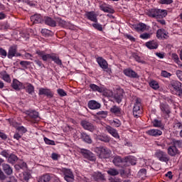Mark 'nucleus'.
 <instances>
[{"mask_svg":"<svg viewBox=\"0 0 182 182\" xmlns=\"http://www.w3.org/2000/svg\"><path fill=\"white\" fill-rule=\"evenodd\" d=\"M36 55H38L40 58H41L43 62H48L49 59L53 60L55 65L58 66H62V60L59 58V55L55 53H51L49 54H46L45 50H36Z\"/></svg>","mask_w":182,"mask_h":182,"instance_id":"obj_1","label":"nucleus"},{"mask_svg":"<svg viewBox=\"0 0 182 182\" xmlns=\"http://www.w3.org/2000/svg\"><path fill=\"white\" fill-rule=\"evenodd\" d=\"M167 15V10L160 9H151L148 12V16L155 19H163Z\"/></svg>","mask_w":182,"mask_h":182,"instance_id":"obj_2","label":"nucleus"},{"mask_svg":"<svg viewBox=\"0 0 182 182\" xmlns=\"http://www.w3.org/2000/svg\"><path fill=\"white\" fill-rule=\"evenodd\" d=\"M182 88V83L178 80H172L168 85V89H169L170 92L172 95H176L180 92Z\"/></svg>","mask_w":182,"mask_h":182,"instance_id":"obj_3","label":"nucleus"},{"mask_svg":"<svg viewBox=\"0 0 182 182\" xmlns=\"http://www.w3.org/2000/svg\"><path fill=\"white\" fill-rule=\"evenodd\" d=\"M95 152L99 159H109L110 157V150L106 147L100 146L95 148Z\"/></svg>","mask_w":182,"mask_h":182,"instance_id":"obj_4","label":"nucleus"},{"mask_svg":"<svg viewBox=\"0 0 182 182\" xmlns=\"http://www.w3.org/2000/svg\"><path fill=\"white\" fill-rule=\"evenodd\" d=\"M132 112L133 115L136 119H138V117H140L141 114H143V107H141V101L140 100V98H136L135 100V103L134 104Z\"/></svg>","mask_w":182,"mask_h":182,"instance_id":"obj_5","label":"nucleus"},{"mask_svg":"<svg viewBox=\"0 0 182 182\" xmlns=\"http://www.w3.org/2000/svg\"><path fill=\"white\" fill-rule=\"evenodd\" d=\"M38 182H59V178L52 173H46L38 178Z\"/></svg>","mask_w":182,"mask_h":182,"instance_id":"obj_6","label":"nucleus"},{"mask_svg":"<svg viewBox=\"0 0 182 182\" xmlns=\"http://www.w3.org/2000/svg\"><path fill=\"white\" fill-rule=\"evenodd\" d=\"M161 112V116L164 119H169L171 114V108L168 104L161 103L159 105Z\"/></svg>","mask_w":182,"mask_h":182,"instance_id":"obj_7","label":"nucleus"},{"mask_svg":"<svg viewBox=\"0 0 182 182\" xmlns=\"http://www.w3.org/2000/svg\"><path fill=\"white\" fill-rule=\"evenodd\" d=\"M155 156L159 161H162L163 163H167L170 160V157L167 155V153L161 150L156 151Z\"/></svg>","mask_w":182,"mask_h":182,"instance_id":"obj_8","label":"nucleus"},{"mask_svg":"<svg viewBox=\"0 0 182 182\" xmlns=\"http://www.w3.org/2000/svg\"><path fill=\"white\" fill-rule=\"evenodd\" d=\"M18 56H21V53H18V46L16 45L10 46L7 53V58L12 59V58H18Z\"/></svg>","mask_w":182,"mask_h":182,"instance_id":"obj_9","label":"nucleus"},{"mask_svg":"<svg viewBox=\"0 0 182 182\" xmlns=\"http://www.w3.org/2000/svg\"><path fill=\"white\" fill-rule=\"evenodd\" d=\"M112 162L117 167H120L121 168H126V158L123 159L119 156H117L114 158Z\"/></svg>","mask_w":182,"mask_h":182,"instance_id":"obj_10","label":"nucleus"},{"mask_svg":"<svg viewBox=\"0 0 182 182\" xmlns=\"http://www.w3.org/2000/svg\"><path fill=\"white\" fill-rule=\"evenodd\" d=\"M81 154L83 156L84 159H87V160H89L90 161H96V156H95V154L92 153V151L82 149L80 150Z\"/></svg>","mask_w":182,"mask_h":182,"instance_id":"obj_11","label":"nucleus"},{"mask_svg":"<svg viewBox=\"0 0 182 182\" xmlns=\"http://www.w3.org/2000/svg\"><path fill=\"white\" fill-rule=\"evenodd\" d=\"M55 93L52 90L48 88V87H41L38 90V95L39 96H46L47 97H49V99H52Z\"/></svg>","mask_w":182,"mask_h":182,"instance_id":"obj_12","label":"nucleus"},{"mask_svg":"<svg viewBox=\"0 0 182 182\" xmlns=\"http://www.w3.org/2000/svg\"><path fill=\"white\" fill-rule=\"evenodd\" d=\"M63 173L64 174V180H66L68 182H73L75 176L72 170L65 168L63 169Z\"/></svg>","mask_w":182,"mask_h":182,"instance_id":"obj_13","label":"nucleus"},{"mask_svg":"<svg viewBox=\"0 0 182 182\" xmlns=\"http://www.w3.org/2000/svg\"><path fill=\"white\" fill-rule=\"evenodd\" d=\"M80 125L85 130H88V132H93L94 130H96L95 125L86 119L82 120Z\"/></svg>","mask_w":182,"mask_h":182,"instance_id":"obj_14","label":"nucleus"},{"mask_svg":"<svg viewBox=\"0 0 182 182\" xmlns=\"http://www.w3.org/2000/svg\"><path fill=\"white\" fill-rule=\"evenodd\" d=\"M27 114L28 117L31 119V123H38V122H39L41 119V117H39V112L35 110L28 111Z\"/></svg>","mask_w":182,"mask_h":182,"instance_id":"obj_15","label":"nucleus"},{"mask_svg":"<svg viewBox=\"0 0 182 182\" xmlns=\"http://www.w3.org/2000/svg\"><path fill=\"white\" fill-rule=\"evenodd\" d=\"M156 38L159 41H164V39H168V31L164 28H159L156 31Z\"/></svg>","mask_w":182,"mask_h":182,"instance_id":"obj_16","label":"nucleus"},{"mask_svg":"<svg viewBox=\"0 0 182 182\" xmlns=\"http://www.w3.org/2000/svg\"><path fill=\"white\" fill-rule=\"evenodd\" d=\"M124 75L127 76L128 77H131L132 79H137L139 77V75L134 70H132V68H127L123 70Z\"/></svg>","mask_w":182,"mask_h":182,"instance_id":"obj_17","label":"nucleus"},{"mask_svg":"<svg viewBox=\"0 0 182 182\" xmlns=\"http://www.w3.org/2000/svg\"><path fill=\"white\" fill-rule=\"evenodd\" d=\"M85 16L88 21H91V22H97V14L93 11H86Z\"/></svg>","mask_w":182,"mask_h":182,"instance_id":"obj_18","label":"nucleus"},{"mask_svg":"<svg viewBox=\"0 0 182 182\" xmlns=\"http://www.w3.org/2000/svg\"><path fill=\"white\" fill-rule=\"evenodd\" d=\"M100 11H102L103 12H105L106 14H114V9L108 7L107 4L105 2H100Z\"/></svg>","mask_w":182,"mask_h":182,"instance_id":"obj_19","label":"nucleus"},{"mask_svg":"<svg viewBox=\"0 0 182 182\" xmlns=\"http://www.w3.org/2000/svg\"><path fill=\"white\" fill-rule=\"evenodd\" d=\"M146 134L148 136H151L152 137H159L163 134V132L157 129H151L146 132Z\"/></svg>","mask_w":182,"mask_h":182,"instance_id":"obj_20","label":"nucleus"},{"mask_svg":"<svg viewBox=\"0 0 182 182\" xmlns=\"http://www.w3.org/2000/svg\"><path fill=\"white\" fill-rule=\"evenodd\" d=\"M30 19L33 23H42V22H43L44 18L42 16V15L36 14L31 16Z\"/></svg>","mask_w":182,"mask_h":182,"instance_id":"obj_21","label":"nucleus"},{"mask_svg":"<svg viewBox=\"0 0 182 182\" xmlns=\"http://www.w3.org/2000/svg\"><path fill=\"white\" fill-rule=\"evenodd\" d=\"M96 62L98 63L99 66L102 69H107L109 67V64L107 63V61L103 58L102 57H97L96 58Z\"/></svg>","mask_w":182,"mask_h":182,"instance_id":"obj_22","label":"nucleus"},{"mask_svg":"<svg viewBox=\"0 0 182 182\" xmlns=\"http://www.w3.org/2000/svg\"><path fill=\"white\" fill-rule=\"evenodd\" d=\"M106 130L109 134H111L112 137L114 139H120V135H119V132H117V129L112 127L111 126H107L106 127Z\"/></svg>","mask_w":182,"mask_h":182,"instance_id":"obj_23","label":"nucleus"},{"mask_svg":"<svg viewBox=\"0 0 182 182\" xmlns=\"http://www.w3.org/2000/svg\"><path fill=\"white\" fill-rule=\"evenodd\" d=\"M145 46L150 50L157 49L159 48V41L157 40H151L145 43Z\"/></svg>","mask_w":182,"mask_h":182,"instance_id":"obj_24","label":"nucleus"},{"mask_svg":"<svg viewBox=\"0 0 182 182\" xmlns=\"http://www.w3.org/2000/svg\"><path fill=\"white\" fill-rule=\"evenodd\" d=\"M87 106L88 109H90V110H97V109H100V107H102L100 103L95 100H90L87 103Z\"/></svg>","mask_w":182,"mask_h":182,"instance_id":"obj_25","label":"nucleus"},{"mask_svg":"<svg viewBox=\"0 0 182 182\" xmlns=\"http://www.w3.org/2000/svg\"><path fill=\"white\" fill-rule=\"evenodd\" d=\"M110 112L114 116H117V117H120L122 116V108L117 105H113L110 109Z\"/></svg>","mask_w":182,"mask_h":182,"instance_id":"obj_26","label":"nucleus"},{"mask_svg":"<svg viewBox=\"0 0 182 182\" xmlns=\"http://www.w3.org/2000/svg\"><path fill=\"white\" fill-rule=\"evenodd\" d=\"M80 139H82V141L87 143V144H92L93 141L92 140V137L90 135L87 134L86 132H82L80 134Z\"/></svg>","mask_w":182,"mask_h":182,"instance_id":"obj_27","label":"nucleus"},{"mask_svg":"<svg viewBox=\"0 0 182 182\" xmlns=\"http://www.w3.org/2000/svg\"><path fill=\"white\" fill-rule=\"evenodd\" d=\"M43 22L46 23V25L51 26V28H55L56 26V21L53 20V18L49 16H45Z\"/></svg>","mask_w":182,"mask_h":182,"instance_id":"obj_28","label":"nucleus"},{"mask_svg":"<svg viewBox=\"0 0 182 182\" xmlns=\"http://www.w3.org/2000/svg\"><path fill=\"white\" fill-rule=\"evenodd\" d=\"M2 170L7 176H11L14 173L12 167L8 164H2Z\"/></svg>","mask_w":182,"mask_h":182,"instance_id":"obj_29","label":"nucleus"},{"mask_svg":"<svg viewBox=\"0 0 182 182\" xmlns=\"http://www.w3.org/2000/svg\"><path fill=\"white\" fill-rule=\"evenodd\" d=\"M168 154L171 156V157H174L176 154H178V149L176 145H172L168 147Z\"/></svg>","mask_w":182,"mask_h":182,"instance_id":"obj_30","label":"nucleus"},{"mask_svg":"<svg viewBox=\"0 0 182 182\" xmlns=\"http://www.w3.org/2000/svg\"><path fill=\"white\" fill-rule=\"evenodd\" d=\"M90 89L92 90V92H98V93H103L105 92V87H100L96 84H90Z\"/></svg>","mask_w":182,"mask_h":182,"instance_id":"obj_31","label":"nucleus"},{"mask_svg":"<svg viewBox=\"0 0 182 182\" xmlns=\"http://www.w3.org/2000/svg\"><path fill=\"white\" fill-rule=\"evenodd\" d=\"M11 87L14 90H21V89H23V84L19 82V80L14 79L11 84Z\"/></svg>","mask_w":182,"mask_h":182,"instance_id":"obj_32","label":"nucleus"},{"mask_svg":"<svg viewBox=\"0 0 182 182\" xmlns=\"http://www.w3.org/2000/svg\"><path fill=\"white\" fill-rule=\"evenodd\" d=\"M114 99L118 105H120V103H122V100H123V91H117L114 95Z\"/></svg>","mask_w":182,"mask_h":182,"instance_id":"obj_33","label":"nucleus"},{"mask_svg":"<svg viewBox=\"0 0 182 182\" xmlns=\"http://www.w3.org/2000/svg\"><path fill=\"white\" fill-rule=\"evenodd\" d=\"M125 161L127 163L126 167H129V166H136V158L132 156H126Z\"/></svg>","mask_w":182,"mask_h":182,"instance_id":"obj_34","label":"nucleus"},{"mask_svg":"<svg viewBox=\"0 0 182 182\" xmlns=\"http://www.w3.org/2000/svg\"><path fill=\"white\" fill-rule=\"evenodd\" d=\"M97 140H99L100 141H103L104 143H109L110 142V136H109V135H106V134L98 135L97 136Z\"/></svg>","mask_w":182,"mask_h":182,"instance_id":"obj_35","label":"nucleus"},{"mask_svg":"<svg viewBox=\"0 0 182 182\" xmlns=\"http://www.w3.org/2000/svg\"><path fill=\"white\" fill-rule=\"evenodd\" d=\"M135 29L137 32H144V31H147V26L144 23H138Z\"/></svg>","mask_w":182,"mask_h":182,"instance_id":"obj_36","label":"nucleus"},{"mask_svg":"<svg viewBox=\"0 0 182 182\" xmlns=\"http://www.w3.org/2000/svg\"><path fill=\"white\" fill-rule=\"evenodd\" d=\"M149 86L151 87V89H154V90H158V89H160V85L159 84V82L151 80L149 82Z\"/></svg>","mask_w":182,"mask_h":182,"instance_id":"obj_37","label":"nucleus"},{"mask_svg":"<svg viewBox=\"0 0 182 182\" xmlns=\"http://www.w3.org/2000/svg\"><path fill=\"white\" fill-rule=\"evenodd\" d=\"M24 89H26V93H28V95H33V93H35V87L31 83L28 84Z\"/></svg>","mask_w":182,"mask_h":182,"instance_id":"obj_38","label":"nucleus"},{"mask_svg":"<svg viewBox=\"0 0 182 182\" xmlns=\"http://www.w3.org/2000/svg\"><path fill=\"white\" fill-rule=\"evenodd\" d=\"M18 161V156L16 155L11 154L8 157V163H10V164H15Z\"/></svg>","mask_w":182,"mask_h":182,"instance_id":"obj_39","label":"nucleus"},{"mask_svg":"<svg viewBox=\"0 0 182 182\" xmlns=\"http://www.w3.org/2000/svg\"><path fill=\"white\" fill-rule=\"evenodd\" d=\"M92 177L95 181H99V180H105V176H103V174H102L100 172H95L92 174Z\"/></svg>","mask_w":182,"mask_h":182,"instance_id":"obj_40","label":"nucleus"},{"mask_svg":"<svg viewBox=\"0 0 182 182\" xmlns=\"http://www.w3.org/2000/svg\"><path fill=\"white\" fill-rule=\"evenodd\" d=\"M92 26L93 27L94 29H96L100 32H103V26L99 23L98 20H97V22H94V23L92 24Z\"/></svg>","mask_w":182,"mask_h":182,"instance_id":"obj_41","label":"nucleus"},{"mask_svg":"<svg viewBox=\"0 0 182 182\" xmlns=\"http://www.w3.org/2000/svg\"><path fill=\"white\" fill-rule=\"evenodd\" d=\"M132 58H134L136 62H138V63H146V61H144L141 57L139 56V54L136 53H132Z\"/></svg>","mask_w":182,"mask_h":182,"instance_id":"obj_42","label":"nucleus"},{"mask_svg":"<svg viewBox=\"0 0 182 182\" xmlns=\"http://www.w3.org/2000/svg\"><path fill=\"white\" fill-rule=\"evenodd\" d=\"M96 115L98 116L100 119H106L107 117V111H100L96 113Z\"/></svg>","mask_w":182,"mask_h":182,"instance_id":"obj_43","label":"nucleus"},{"mask_svg":"<svg viewBox=\"0 0 182 182\" xmlns=\"http://www.w3.org/2000/svg\"><path fill=\"white\" fill-rule=\"evenodd\" d=\"M107 173L109 176H119V171L114 168H109Z\"/></svg>","mask_w":182,"mask_h":182,"instance_id":"obj_44","label":"nucleus"},{"mask_svg":"<svg viewBox=\"0 0 182 182\" xmlns=\"http://www.w3.org/2000/svg\"><path fill=\"white\" fill-rule=\"evenodd\" d=\"M152 124L154 127H163V123H161V121L159 119H154Z\"/></svg>","mask_w":182,"mask_h":182,"instance_id":"obj_45","label":"nucleus"},{"mask_svg":"<svg viewBox=\"0 0 182 182\" xmlns=\"http://www.w3.org/2000/svg\"><path fill=\"white\" fill-rule=\"evenodd\" d=\"M57 93L60 97H65V96H68V93H66L65 90L62 88L58 89Z\"/></svg>","mask_w":182,"mask_h":182,"instance_id":"obj_46","label":"nucleus"},{"mask_svg":"<svg viewBox=\"0 0 182 182\" xmlns=\"http://www.w3.org/2000/svg\"><path fill=\"white\" fill-rule=\"evenodd\" d=\"M139 38L141 39H144V41H146V40L150 39V38H151V34H150L149 33H144L139 36Z\"/></svg>","mask_w":182,"mask_h":182,"instance_id":"obj_47","label":"nucleus"},{"mask_svg":"<svg viewBox=\"0 0 182 182\" xmlns=\"http://www.w3.org/2000/svg\"><path fill=\"white\" fill-rule=\"evenodd\" d=\"M138 176L139 177H146L147 176V170L146 168H141L138 172Z\"/></svg>","mask_w":182,"mask_h":182,"instance_id":"obj_48","label":"nucleus"},{"mask_svg":"<svg viewBox=\"0 0 182 182\" xmlns=\"http://www.w3.org/2000/svg\"><path fill=\"white\" fill-rule=\"evenodd\" d=\"M55 22L58 24V26H66V21L60 18H57Z\"/></svg>","mask_w":182,"mask_h":182,"instance_id":"obj_49","label":"nucleus"},{"mask_svg":"<svg viewBox=\"0 0 182 182\" xmlns=\"http://www.w3.org/2000/svg\"><path fill=\"white\" fill-rule=\"evenodd\" d=\"M2 79L7 83H10L11 82V76H9V74H7L6 73L2 75Z\"/></svg>","mask_w":182,"mask_h":182,"instance_id":"obj_50","label":"nucleus"},{"mask_svg":"<svg viewBox=\"0 0 182 182\" xmlns=\"http://www.w3.org/2000/svg\"><path fill=\"white\" fill-rule=\"evenodd\" d=\"M41 33L44 36H50V35H52V31L46 28H43L41 30Z\"/></svg>","mask_w":182,"mask_h":182,"instance_id":"obj_51","label":"nucleus"},{"mask_svg":"<svg viewBox=\"0 0 182 182\" xmlns=\"http://www.w3.org/2000/svg\"><path fill=\"white\" fill-rule=\"evenodd\" d=\"M29 178H31V173L29 172H24L23 173V180H24V181H29Z\"/></svg>","mask_w":182,"mask_h":182,"instance_id":"obj_52","label":"nucleus"},{"mask_svg":"<svg viewBox=\"0 0 182 182\" xmlns=\"http://www.w3.org/2000/svg\"><path fill=\"white\" fill-rule=\"evenodd\" d=\"M44 141L46 144H48V146H55L56 144L55 143V141L50 140L47 137H44Z\"/></svg>","mask_w":182,"mask_h":182,"instance_id":"obj_53","label":"nucleus"},{"mask_svg":"<svg viewBox=\"0 0 182 182\" xmlns=\"http://www.w3.org/2000/svg\"><path fill=\"white\" fill-rule=\"evenodd\" d=\"M0 56L3 59H5V58H6V56H8V53L6 52V50H5L2 48H0Z\"/></svg>","mask_w":182,"mask_h":182,"instance_id":"obj_54","label":"nucleus"},{"mask_svg":"<svg viewBox=\"0 0 182 182\" xmlns=\"http://www.w3.org/2000/svg\"><path fill=\"white\" fill-rule=\"evenodd\" d=\"M51 159L54 161H58L59 159H60V156L58 154L54 152L51 154Z\"/></svg>","mask_w":182,"mask_h":182,"instance_id":"obj_55","label":"nucleus"},{"mask_svg":"<svg viewBox=\"0 0 182 182\" xmlns=\"http://www.w3.org/2000/svg\"><path fill=\"white\" fill-rule=\"evenodd\" d=\"M161 76H162V77H171V73H170L166 70H162L161 73Z\"/></svg>","mask_w":182,"mask_h":182,"instance_id":"obj_56","label":"nucleus"},{"mask_svg":"<svg viewBox=\"0 0 182 182\" xmlns=\"http://www.w3.org/2000/svg\"><path fill=\"white\" fill-rule=\"evenodd\" d=\"M159 4H161V5H170L173 4V0H159Z\"/></svg>","mask_w":182,"mask_h":182,"instance_id":"obj_57","label":"nucleus"},{"mask_svg":"<svg viewBox=\"0 0 182 182\" xmlns=\"http://www.w3.org/2000/svg\"><path fill=\"white\" fill-rule=\"evenodd\" d=\"M34 63H36V65H38V66L41 68V69H42V68H45V65L43 64V63H42L41 60H34Z\"/></svg>","mask_w":182,"mask_h":182,"instance_id":"obj_58","label":"nucleus"},{"mask_svg":"<svg viewBox=\"0 0 182 182\" xmlns=\"http://www.w3.org/2000/svg\"><path fill=\"white\" fill-rule=\"evenodd\" d=\"M112 124L113 126H114L115 127H120V126H122V122H120V120L119 119H114L112 122Z\"/></svg>","mask_w":182,"mask_h":182,"instance_id":"obj_59","label":"nucleus"},{"mask_svg":"<svg viewBox=\"0 0 182 182\" xmlns=\"http://www.w3.org/2000/svg\"><path fill=\"white\" fill-rule=\"evenodd\" d=\"M124 38H127V39H129L131 41V42H136V38L133 37V36L129 35V34H124Z\"/></svg>","mask_w":182,"mask_h":182,"instance_id":"obj_60","label":"nucleus"},{"mask_svg":"<svg viewBox=\"0 0 182 182\" xmlns=\"http://www.w3.org/2000/svg\"><path fill=\"white\" fill-rule=\"evenodd\" d=\"M173 144L174 146H176V147H178L179 149L182 148V140H176L173 141Z\"/></svg>","mask_w":182,"mask_h":182,"instance_id":"obj_61","label":"nucleus"},{"mask_svg":"<svg viewBox=\"0 0 182 182\" xmlns=\"http://www.w3.org/2000/svg\"><path fill=\"white\" fill-rule=\"evenodd\" d=\"M20 65L23 66V68H27L28 66H29V65H31V61L22 60L20 62Z\"/></svg>","mask_w":182,"mask_h":182,"instance_id":"obj_62","label":"nucleus"},{"mask_svg":"<svg viewBox=\"0 0 182 182\" xmlns=\"http://www.w3.org/2000/svg\"><path fill=\"white\" fill-rule=\"evenodd\" d=\"M17 130H18V132H22V133H26V132H28L26 128H25L23 126L18 127Z\"/></svg>","mask_w":182,"mask_h":182,"instance_id":"obj_63","label":"nucleus"},{"mask_svg":"<svg viewBox=\"0 0 182 182\" xmlns=\"http://www.w3.org/2000/svg\"><path fill=\"white\" fill-rule=\"evenodd\" d=\"M18 166L20 167V168H21L22 170H23V168H26V163L21 161V162L18 164Z\"/></svg>","mask_w":182,"mask_h":182,"instance_id":"obj_64","label":"nucleus"}]
</instances>
